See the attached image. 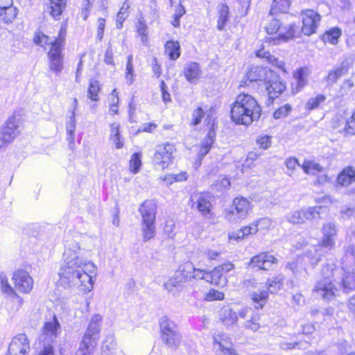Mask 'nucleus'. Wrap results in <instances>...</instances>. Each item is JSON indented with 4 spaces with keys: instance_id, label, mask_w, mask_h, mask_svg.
I'll return each instance as SVG.
<instances>
[{
    "instance_id": "obj_5",
    "label": "nucleus",
    "mask_w": 355,
    "mask_h": 355,
    "mask_svg": "<svg viewBox=\"0 0 355 355\" xmlns=\"http://www.w3.org/2000/svg\"><path fill=\"white\" fill-rule=\"evenodd\" d=\"M338 228L337 225L333 222L324 223L322 227V239L320 244L317 247H313V250H309L302 258V262H300V266L306 269V263L309 262L310 265L315 266L320 261L321 254L318 253V249L322 247L329 250H333L336 245V239L338 234Z\"/></svg>"
},
{
    "instance_id": "obj_19",
    "label": "nucleus",
    "mask_w": 355,
    "mask_h": 355,
    "mask_svg": "<svg viewBox=\"0 0 355 355\" xmlns=\"http://www.w3.org/2000/svg\"><path fill=\"white\" fill-rule=\"evenodd\" d=\"M194 204L198 211L205 218H210L212 216V196L209 193H200L194 197Z\"/></svg>"
},
{
    "instance_id": "obj_42",
    "label": "nucleus",
    "mask_w": 355,
    "mask_h": 355,
    "mask_svg": "<svg viewBox=\"0 0 355 355\" xmlns=\"http://www.w3.org/2000/svg\"><path fill=\"white\" fill-rule=\"evenodd\" d=\"M260 315L258 313H253L249 320H245L243 324V327L245 329L251 331L252 332H257L261 327Z\"/></svg>"
},
{
    "instance_id": "obj_37",
    "label": "nucleus",
    "mask_w": 355,
    "mask_h": 355,
    "mask_svg": "<svg viewBox=\"0 0 355 355\" xmlns=\"http://www.w3.org/2000/svg\"><path fill=\"white\" fill-rule=\"evenodd\" d=\"M165 52L172 60H177L180 55V46L178 41L170 40L165 44Z\"/></svg>"
},
{
    "instance_id": "obj_36",
    "label": "nucleus",
    "mask_w": 355,
    "mask_h": 355,
    "mask_svg": "<svg viewBox=\"0 0 355 355\" xmlns=\"http://www.w3.org/2000/svg\"><path fill=\"white\" fill-rule=\"evenodd\" d=\"M342 263L346 268L355 264V245L350 244L345 248V254L342 258Z\"/></svg>"
},
{
    "instance_id": "obj_27",
    "label": "nucleus",
    "mask_w": 355,
    "mask_h": 355,
    "mask_svg": "<svg viewBox=\"0 0 355 355\" xmlns=\"http://www.w3.org/2000/svg\"><path fill=\"white\" fill-rule=\"evenodd\" d=\"M354 182L355 170L351 166L343 168L337 177V182L341 186H348Z\"/></svg>"
},
{
    "instance_id": "obj_18",
    "label": "nucleus",
    "mask_w": 355,
    "mask_h": 355,
    "mask_svg": "<svg viewBox=\"0 0 355 355\" xmlns=\"http://www.w3.org/2000/svg\"><path fill=\"white\" fill-rule=\"evenodd\" d=\"M60 329V324L55 315L45 322L40 339L51 345L57 338Z\"/></svg>"
},
{
    "instance_id": "obj_40",
    "label": "nucleus",
    "mask_w": 355,
    "mask_h": 355,
    "mask_svg": "<svg viewBox=\"0 0 355 355\" xmlns=\"http://www.w3.org/2000/svg\"><path fill=\"white\" fill-rule=\"evenodd\" d=\"M208 116H209V117L215 123V119L211 116L210 110L207 111L205 112L201 107H198L197 109L194 110L192 113V119L191 123L193 125H197L202 121L203 119H205L204 123L207 125V123L205 122V120Z\"/></svg>"
},
{
    "instance_id": "obj_15",
    "label": "nucleus",
    "mask_w": 355,
    "mask_h": 355,
    "mask_svg": "<svg viewBox=\"0 0 355 355\" xmlns=\"http://www.w3.org/2000/svg\"><path fill=\"white\" fill-rule=\"evenodd\" d=\"M15 288L20 293H28L33 287V279L24 270H18L12 275Z\"/></svg>"
},
{
    "instance_id": "obj_46",
    "label": "nucleus",
    "mask_w": 355,
    "mask_h": 355,
    "mask_svg": "<svg viewBox=\"0 0 355 355\" xmlns=\"http://www.w3.org/2000/svg\"><path fill=\"white\" fill-rule=\"evenodd\" d=\"M251 298L253 302L257 304L256 309H262L268 298V293L264 290L259 292H254L251 295Z\"/></svg>"
},
{
    "instance_id": "obj_43",
    "label": "nucleus",
    "mask_w": 355,
    "mask_h": 355,
    "mask_svg": "<svg viewBox=\"0 0 355 355\" xmlns=\"http://www.w3.org/2000/svg\"><path fill=\"white\" fill-rule=\"evenodd\" d=\"M340 35L341 30L337 27H334L325 32L322 36V40L324 42L336 44L338 43Z\"/></svg>"
},
{
    "instance_id": "obj_17",
    "label": "nucleus",
    "mask_w": 355,
    "mask_h": 355,
    "mask_svg": "<svg viewBox=\"0 0 355 355\" xmlns=\"http://www.w3.org/2000/svg\"><path fill=\"white\" fill-rule=\"evenodd\" d=\"M8 351L15 355H28L31 345L28 336L25 334H19L13 337Z\"/></svg>"
},
{
    "instance_id": "obj_35",
    "label": "nucleus",
    "mask_w": 355,
    "mask_h": 355,
    "mask_svg": "<svg viewBox=\"0 0 355 355\" xmlns=\"http://www.w3.org/2000/svg\"><path fill=\"white\" fill-rule=\"evenodd\" d=\"M325 209L322 206H314L303 208L305 223L320 218V214Z\"/></svg>"
},
{
    "instance_id": "obj_51",
    "label": "nucleus",
    "mask_w": 355,
    "mask_h": 355,
    "mask_svg": "<svg viewBox=\"0 0 355 355\" xmlns=\"http://www.w3.org/2000/svg\"><path fill=\"white\" fill-rule=\"evenodd\" d=\"M286 220L293 224L305 223L304 214L302 209L299 211H294L286 215Z\"/></svg>"
},
{
    "instance_id": "obj_1",
    "label": "nucleus",
    "mask_w": 355,
    "mask_h": 355,
    "mask_svg": "<svg viewBox=\"0 0 355 355\" xmlns=\"http://www.w3.org/2000/svg\"><path fill=\"white\" fill-rule=\"evenodd\" d=\"M80 252L76 242L66 245L58 272L59 282L64 287L77 286L81 291L89 293L94 288L97 268L94 263L83 258Z\"/></svg>"
},
{
    "instance_id": "obj_24",
    "label": "nucleus",
    "mask_w": 355,
    "mask_h": 355,
    "mask_svg": "<svg viewBox=\"0 0 355 355\" xmlns=\"http://www.w3.org/2000/svg\"><path fill=\"white\" fill-rule=\"evenodd\" d=\"M17 15V9L12 6V0H0V17L5 23H11Z\"/></svg>"
},
{
    "instance_id": "obj_29",
    "label": "nucleus",
    "mask_w": 355,
    "mask_h": 355,
    "mask_svg": "<svg viewBox=\"0 0 355 355\" xmlns=\"http://www.w3.org/2000/svg\"><path fill=\"white\" fill-rule=\"evenodd\" d=\"M110 141L117 149L123 147L124 141L120 134V124L119 123L110 124Z\"/></svg>"
},
{
    "instance_id": "obj_47",
    "label": "nucleus",
    "mask_w": 355,
    "mask_h": 355,
    "mask_svg": "<svg viewBox=\"0 0 355 355\" xmlns=\"http://www.w3.org/2000/svg\"><path fill=\"white\" fill-rule=\"evenodd\" d=\"M130 4L128 2V0H126L122 5L121 8H120L119 12L117 14L116 17V28L119 29L122 28L123 27V21L127 19L128 17L129 12V8H130Z\"/></svg>"
},
{
    "instance_id": "obj_28",
    "label": "nucleus",
    "mask_w": 355,
    "mask_h": 355,
    "mask_svg": "<svg viewBox=\"0 0 355 355\" xmlns=\"http://www.w3.org/2000/svg\"><path fill=\"white\" fill-rule=\"evenodd\" d=\"M184 74L189 82L195 83L200 76L199 64L197 62L187 63L184 69Z\"/></svg>"
},
{
    "instance_id": "obj_30",
    "label": "nucleus",
    "mask_w": 355,
    "mask_h": 355,
    "mask_svg": "<svg viewBox=\"0 0 355 355\" xmlns=\"http://www.w3.org/2000/svg\"><path fill=\"white\" fill-rule=\"evenodd\" d=\"M256 55L259 58H265L268 63L272 66L282 69L284 72L286 71L284 69V62L282 60H279L275 55H271L268 51H265L263 49L257 51Z\"/></svg>"
},
{
    "instance_id": "obj_59",
    "label": "nucleus",
    "mask_w": 355,
    "mask_h": 355,
    "mask_svg": "<svg viewBox=\"0 0 355 355\" xmlns=\"http://www.w3.org/2000/svg\"><path fill=\"white\" fill-rule=\"evenodd\" d=\"M224 293L216 291L215 289H211L206 294L205 300L207 301H214V300H223L224 299Z\"/></svg>"
},
{
    "instance_id": "obj_31",
    "label": "nucleus",
    "mask_w": 355,
    "mask_h": 355,
    "mask_svg": "<svg viewBox=\"0 0 355 355\" xmlns=\"http://www.w3.org/2000/svg\"><path fill=\"white\" fill-rule=\"evenodd\" d=\"M207 282L216 286H224L226 284V277L223 274V272L217 266L211 271L207 272Z\"/></svg>"
},
{
    "instance_id": "obj_39",
    "label": "nucleus",
    "mask_w": 355,
    "mask_h": 355,
    "mask_svg": "<svg viewBox=\"0 0 355 355\" xmlns=\"http://www.w3.org/2000/svg\"><path fill=\"white\" fill-rule=\"evenodd\" d=\"M141 230L144 242H147L155 236V223H141Z\"/></svg>"
},
{
    "instance_id": "obj_33",
    "label": "nucleus",
    "mask_w": 355,
    "mask_h": 355,
    "mask_svg": "<svg viewBox=\"0 0 355 355\" xmlns=\"http://www.w3.org/2000/svg\"><path fill=\"white\" fill-rule=\"evenodd\" d=\"M347 67L345 62H342L339 67H335L330 71L326 78L328 84L332 85L335 83L338 78L347 73Z\"/></svg>"
},
{
    "instance_id": "obj_45",
    "label": "nucleus",
    "mask_w": 355,
    "mask_h": 355,
    "mask_svg": "<svg viewBox=\"0 0 355 355\" xmlns=\"http://www.w3.org/2000/svg\"><path fill=\"white\" fill-rule=\"evenodd\" d=\"M304 172L308 175H316L322 170V167L315 161L305 160L302 165Z\"/></svg>"
},
{
    "instance_id": "obj_10",
    "label": "nucleus",
    "mask_w": 355,
    "mask_h": 355,
    "mask_svg": "<svg viewBox=\"0 0 355 355\" xmlns=\"http://www.w3.org/2000/svg\"><path fill=\"white\" fill-rule=\"evenodd\" d=\"M19 116H10L0 130V149L5 148L19 135L20 125Z\"/></svg>"
},
{
    "instance_id": "obj_63",
    "label": "nucleus",
    "mask_w": 355,
    "mask_h": 355,
    "mask_svg": "<svg viewBox=\"0 0 355 355\" xmlns=\"http://www.w3.org/2000/svg\"><path fill=\"white\" fill-rule=\"evenodd\" d=\"M259 230H268L272 225V220L268 218H263L255 221Z\"/></svg>"
},
{
    "instance_id": "obj_64",
    "label": "nucleus",
    "mask_w": 355,
    "mask_h": 355,
    "mask_svg": "<svg viewBox=\"0 0 355 355\" xmlns=\"http://www.w3.org/2000/svg\"><path fill=\"white\" fill-rule=\"evenodd\" d=\"M245 237L249 235L255 234L259 231V227L256 225L255 222L250 223L249 225L244 226L241 228Z\"/></svg>"
},
{
    "instance_id": "obj_56",
    "label": "nucleus",
    "mask_w": 355,
    "mask_h": 355,
    "mask_svg": "<svg viewBox=\"0 0 355 355\" xmlns=\"http://www.w3.org/2000/svg\"><path fill=\"white\" fill-rule=\"evenodd\" d=\"M136 74L134 71V66L126 64L125 71V80L128 85H131L135 80Z\"/></svg>"
},
{
    "instance_id": "obj_57",
    "label": "nucleus",
    "mask_w": 355,
    "mask_h": 355,
    "mask_svg": "<svg viewBox=\"0 0 355 355\" xmlns=\"http://www.w3.org/2000/svg\"><path fill=\"white\" fill-rule=\"evenodd\" d=\"M257 144L259 148L266 150L271 146V137L268 135H259L257 138Z\"/></svg>"
},
{
    "instance_id": "obj_11",
    "label": "nucleus",
    "mask_w": 355,
    "mask_h": 355,
    "mask_svg": "<svg viewBox=\"0 0 355 355\" xmlns=\"http://www.w3.org/2000/svg\"><path fill=\"white\" fill-rule=\"evenodd\" d=\"M234 208L225 212V218L232 223L239 222L247 218L252 208L251 202L245 198L237 197L233 201Z\"/></svg>"
},
{
    "instance_id": "obj_34",
    "label": "nucleus",
    "mask_w": 355,
    "mask_h": 355,
    "mask_svg": "<svg viewBox=\"0 0 355 355\" xmlns=\"http://www.w3.org/2000/svg\"><path fill=\"white\" fill-rule=\"evenodd\" d=\"M284 282V277L282 275H277L271 278L268 279L266 286L267 287L268 293H276L279 291Z\"/></svg>"
},
{
    "instance_id": "obj_9",
    "label": "nucleus",
    "mask_w": 355,
    "mask_h": 355,
    "mask_svg": "<svg viewBox=\"0 0 355 355\" xmlns=\"http://www.w3.org/2000/svg\"><path fill=\"white\" fill-rule=\"evenodd\" d=\"M66 29L62 28L60 30L58 36L55 39L53 46L49 51V68L55 73H60L63 69V55L62 48L64 46Z\"/></svg>"
},
{
    "instance_id": "obj_32",
    "label": "nucleus",
    "mask_w": 355,
    "mask_h": 355,
    "mask_svg": "<svg viewBox=\"0 0 355 355\" xmlns=\"http://www.w3.org/2000/svg\"><path fill=\"white\" fill-rule=\"evenodd\" d=\"M65 6V0H49L48 11L54 19H58Z\"/></svg>"
},
{
    "instance_id": "obj_25",
    "label": "nucleus",
    "mask_w": 355,
    "mask_h": 355,
    "mask_svg": "<svg viewBox=\"0 0 355 355\" xmlns=\"http://www.w3.org/2000/svg\"><path fill=\"white\" fill-rule=\"evenodd\" d=\"M218 319L226 328L229 329L237 323V313L230 306H224L219 311Z\"/></svg>"
},
{
    "instance_id": "obj_41",
    "label": "nucleus",
    "mask_w": 355,
    "mask_h": 355,
    "mask_svg": "<svg viewBox=\"0 0 355 355\" xmlns=\"http://www.w3.org/2000/svg\"><path fill=\"white\" fill-rule=\"evenodd\" d=\"M291 0H273L270 14L276 15L277 12H286L291 6Z\"/></svg>"
},
{
    "instance_id": "obj_60",
    "label": "nucleus",
    "mask_w": 355,
    "mask_h": 355,
    "mask_svg": "<svg viewBox=\"0 0 355 355\" xmlns=\"http://www.w3.org/2000/svg\"><path fill=\"white\" fill-rule=\"evenodd\" d=\"M94 0H83L82 1V17L85 21L87 19L89 15Z\"/></svg>"
},
{
    "instance_id": "obj_3",
    "label": "nucleus",
    "mask_w": 355,
    "mask_h": 355,
    "mask_svg": "<svg viewBox=\"0 0 355 355\" xmlns=\"http://www.w3.org/2000/svg\"><path fill=\"white\" fill-rule=\"evenodd\" d=\"M248 82H259L260 85L262 84L271 99L277 98L285 89V85L280 80L279 76L267 67H251L241 86H248Z\"/></svg>"
},
{
    "instance_id": "obj_21",
    "label": "nucleus",
    "mask_w": 355,
    "mask_h": 355,
    "mask_svg": "<svg viewBox=\"0 0 355 355\" xmlns=\"http://www.w3.org/2000/svg\"><path fill=\"white\" fill-rule=\"evenodd\" d=\"M205 122L207 123V125L209 126V130L205 138L202 140L198 151V159L200 160H201L209 152L216 137L214 121L209 117V116H208Z\"/></svg>"
},
{
    "instance_id": "obj_16",
    "label": "nucleus",
    "mask_w": 355,
    "mask_h": 355,
    "mask_svg": "<svg viewBox=\"0 0 355 355\" xmlns=\"http://www.w3.org/2000/svg\"><path fill=\"white\" fill-rule=\"evenodd\" d=\"M302 31L306 35H311L316 32L320 21V15L313 10H305L302 12Z\"/></svg>"
},
{
    "instance_id": "obj_4",
    "label": "nucleus",
    "mask_w": 355,
    "mask_h": 355,
    "mask_svg": "<svg viewBox=\"0 0 355 355\" xmlns=\"http://www.w3.org/2000/svg\"><path fill=\"white\" fill-rule=\"evenodd\" d=\"M343 269H340L333 263L327 264L322 269V279L318 281L313 288V294L324 300H331L338 291L332 283L337 282L336 276L342 274Z\"/></svg>"
},
{
    "instance_id": "obj_8",
    "label": "nucleus",
    "mask_w": 355,
    "mask_h": 355,
    "mask_svg": "<svg viewBox=\"0 0 355 355\" xmlns=\"http://www.w3.org/2000/svg\"><path fill=\"white\" fill-rule=\"evenodd\" d=\"M295 28L294 24L283 26L279 20L272 18L265 26L267 33L265 37V42L273 45H278L287 42L294 37Z\"/></svg>"
},
{
    "instance_id": "obj_44",
    "label": "nucleus",
    "mask_w": 355,
    "mask_h": 355,
    "mask_svg": "<svg viewBox=\"0 0 355 355\" xmlns=\"http://www.w3.org/2000/svg\"><path fill=\"white\" fill-rule=\"evenodd\" d=\"M342 284L340 288L343 287V291L348 292L355 288V274L353 272H345L341 279Z\"/></svg>"
},
{
    "instance_id": "obj_58",
    "label": "nucleus",
    "mask_w": 355,
    "mask_h": 355,
    "mask_svg": "<svg viewBox=\"0 0 355 355\" xmlns=\"http://www.w3.org/2000/svg\"><path fill=\"white\" fill-rule=\"evenodd\" d=\"M285 164L287 168V174L290 176L293 175L294 171L297 166H300L299 162L295 157H288L285 161Z\"/></svg>"
},
{
    "instance_id": "obj_38",
    "label": "nucleus",
    "mask_w": 355,
    "mask_h": 355,
    "mask_svg": "<svg viewBox=\"0 0 355 355\" xmlns=\"http://www.w3.org/2000/svg\"><path fill=\"white\" fill-rule=\"evenodd\" d=\"M308 76V70L306 68H301L298 69L294 74V78L296 80V85L293 89L296 92L300 91L306 84Z\"/></svg>"
},
{
    "instance_id": "obj_6",
    "label": "nucleus",
    "mask_w": 355,
    "mask_h": 355,
    "mask_svg": "<svg viewBox=\"0 0 355 355\" xmlns=\"http://www.w3.org/2000/svg\"><path fill=\"white\" fill-rule=\"evenodd\" d=\"M102 316L94 314L83 334L76 355H93L101 330Z\"/></svg>"
},
{
    "instance_id": "obj_26",
    "label": "nucleus",
    "mask_w": 355,
    "mask_h": 355,
    "mask_svg": "<svg viewBox=\"0 0 355 355\" xmlns=\"http://www.w3.org/2000/svg\"><path fill=\"white\" fill-rule=\"evenodd\" d=\"M0 284H1V291L3 294H6L10 297L15 298L19 306H21L23 304V303H24L23 298L21 297H20L16 293L15 289L10 286L7 276L3 272H1L0 274Z\"/></svg>"
},
{
    "instance_id": "obj_22",
    "label": "nucleus",
    "mask_w": 355,
    "mask_h": 355,
    "mask_svg": "<svg viewBox=\"0 0 355 355\" xmlns=\"http://www.w3.org/2000/svg\"><path fill=\"white\" fill-rule=\"evenodd\" d=\"M78 107V100L74 98L73 99V102L69 109V112L70 115L69 116V120L66 124V131L67 135V141H69V146L71 148H73L75 144V130L76 125V109Z\"/></svg>"
},
{
    "instance_id": "obj_61",
    "label": "nucleus",
    "mask_w": 355,
    "mask_h": 355,
    "mask_svg": "<svg viewBox=\"0 0 355 355\" xmlns=\"http://www.w3.org/2000/svg\"><path fill=\"white\" fill-rule=\"evenodd\" d=\"M291 110V106L288 104H286L282 107H280L278 110H277L274 114L273 116L275 119H281L286 116L289 112Z\"/></svg>"
},
{
    "instance_id": "obj_7",
    "label": "nucleus",
    "mask_w": 355,
    "mask_h": 355,
    "mask_svg": "<svg viewBox=\"0 0 355 355\" xmlns=\"http://www.w3.org/2000/svg\"><path fill=\"white\" fill-rule=\"evenodd\" d=\"M159 325L163 343L172 350L177 349L182 340L178 324L171 318L164 315L159 318Z\"/></svg>"
},
{
    "instance_id": "obj_52",
    "label": "nucleus",
    "mask_w": 355,
    "mask_h": 355,
    "mask_svg": "<svg viewBox=\"0 0 355 355\" xmlns=\"http://www.w3.org/2000/svg\"><path fill=\"white\" fill-rule=\"evenodd\" d=\"M100 89L99 82L98 80H92L88 89V97L94 101H97L98 100Z\"/></svg>"
},
{
    "instance_id": "obj_49",
    "label": "nucleus",
    "mask_w": 355,
    "mask_h": 355,
    "mask_svg": "<svg viewBox=\"0 0 355 355\" xmlns=\"http://www.w3.org/2000/svg\"><path fill=\"white\" fill-rule=\"evenodd\" d=\"M137 33L141 37V42L146 45L148 43V37L147 33L148 26L146 21L143 19H139L136 26Z\"/></svg>"
},
{
    "instance_id": "obj_53",
    "label": "nucleus",
    "mask_w": 355,
    "mask_h": 355,
    "mask_svg": "<svg viewBox=\"0 0 355 355\" xmlns=\"http://www.w3.org/2000/svg\"><path fill=\"white\" fill-rule=\"evenodd\" d=\"M141 155L139 153H134L130 160V171L133 173H137L141 166Z\"/></svg>"
},
{
    "instance_id": "obj_48",
    "label": "nucleus",
    "mask_w": 355,
    "mask_h": 355,
    "mask_svg": "<svg viewBox=\"0 0 355 355\" xmlns=\"http://www.w3.org/2000/svg\"><path fill=\"white\" fill-rule=\"evenodd\" d=\"M219 15L218 19L217 28L220 31L225 28L226 23L228 20L229 8L225 4H222L218 11Z\"/></svg>"
},
{
    "instance_id": "obj_13",
    "label": "nucleus",
    "mask_w": 355,
    "mask_h": 355,
    "mask_svg": "<svg viewBox=\"0 0 355 355\" xmlns=\"http://www.w3.org/2000/svg\"><path fill=\"white\" fill-rule=\"evenodd\" d=\"M175 150V145L171 143L167 142L157 145L153 157L154 164L162 169L167 168L173 163V155Z\"/></svg>"
},
{
    "instance_id": "obj_2",
    "label": "nucleus",
    "mask_w": 355,
    "mask_h": 355,
    "mask_svg": "<svg viewBox=\"0 0 355 355\" xmlns=\"http://www.w3.org/2000/svg\"><path fill=\"white\" fill-rule=\"evenodd\" d=\"M261 115V107L257 100L245 93L239 94L231 108L232 121L239 125H250L258 121Z\"/></svg>"
},
{
    "instance_id": "obj_12",
    "label": "nucleus",
    "mask_w": 355,
    "mask_h": 355,
    "mask_svg": "<svg viewBox=\"0 0 355 355\" xmlns=\"http://www.w3.org/2000/svg\"><path fill=\"white\" fill-rule=\"evenodd\" d=\"M213 350L216 355H239L230 336L224 332L212 334Z\"/></svg>"
},
{
    "instance_id": "obj_62",
    "label": "nucleus",
    "mask_w": 355,
    "mask_h": 355,
    "mask_svg": "<svg viewBox=\"0 0 355 355\" xmlns=\"http://www.w3.org/2000/svg\"><path fill=\"white\" fill-rule=\"evenodd\" d=\"M175 223L173 220L169 219L166 221L164 227V232L168 237L172 238L175 236L174 232Z\"/></svg>"
},
{
    "instance_id": "obj_54",
    "label": "nucleus",
    "mask_w": 355,
    "mask_h": 355,
    "mask_svg": "<svg viewBox=\"0 0 355 355\" xmlns=\"http://www.w3.org/2000/svg\"><path fill=\"white\" fill-rule=\"evenodd\" d=\"M326 96L323 94H318L315 97L309 98L306 104V110H311L317 108L321 103L324 102Z\"/></svg>"
},
{
    "instance_id": "obj_55",
    "label": "nucleus",
    "mask_w": 355,
    "mask_h": 355,
    "mask_svg": "<svg viewBox=\"0 0 355 355\" xmlns=\"http://www.w3.org/2000/svg\"><path fill=\"white\" fill-rule=\"evenodd\" d=\"M186 10L184 7L180 3L175 10V13L171 21V24L174 27H178L180 26V19L185 14Z\"/></svg>"
},
{
    "instance_id": "obj_14",
    "label": "nucleus",
    "mask_w": 355,
    "mask_h": 355,
    "mask_svg": "<svg viewBox=\"0 0 355 355\" xmlns=\"http://www.w3.org/2000/svg\"><path fill=\"white\" fill-rule=\"evenodd\" d=\"M192 271L193 265L190 262L180 266L174 276L164 283V288L168 292H172L173 288L182 287L184 283L191 280V272Z\"/></svg>"
},
{
    "instance_id": "obj_20",
    "label": "nucleus",
    "mask_w": 355,
    "mask_h": 355,
    "mask_svg": "<svg viewBox=\"0 0 355 355\" xmlns=\"http://www.w3.org/2000/svg\"><path fill=\"white\" fill-rule=\"evenodd\" d=\"M277 262V259L273 255L268 252H261L251 258L249 266L251 268L268 270Z\"/></svg>"
},
{
    "instance_id": "obj_23",
    "label": "nucleus",
    "mask_w": 355,
    "mask_h": 355,
    "mask_svg": "<svg viewBox=\"0 0 355 355\" xmlns=\"http://www.w3.org/2000/svg\"><path fill=\"white\" fill-rule=\"evenodd\" d=\"M139 211L141 222L155 223L157 204L153 200H146L140 206Z\"/></svg>"
},
{
    "instance_id": "obj_50",
    "label": "nucleus",
    "mask_w": 355,
    "mask_h": 355,
    "mask_svg": "<svg viewBox=\"0 0 355 355\" xmlns=\"http://www.w3.org/2000/svg\"><path fill=\"white\" fill-rule=\"evenodd\" d=\"M55 40L51 38L48 35L41 33L38 32L35 34V36L34 37V42L36 44L46 48V46L51 45L53 46V44L54 43Z\"/></svg>"
}]
</instances>
